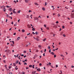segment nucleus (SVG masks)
<instances>
[{"mask_svg": "<svg viewBox=\"0 0 74 74\" xmlns=\"http://www.w3.org/2000/svg\"><path fill=\"white\" fill-rule=\"evenodd\" d=\"M36 52H38V50H36Z\"/></svg>", "mask_w": 74, "mask_h": 74, "instance_id": "39", "label": "nucleus"}, {"mask_svg": "<svg viewBox=\"0 0 74 74\" xmlns=\"http://www.w3.org/2000/svg\"><path fill=\"white\" fill-rule=\"evenodd\" d=\"M3 62L4 63H5L6 62L5 61V60H3Z\"/></svg>", "mask_w": 74, "mask_h": 74, "instance_id": "41", "label": "nucleus"}, {"mask_svg": "<svg viewBox=\"0 0 74 74\" xmlns=\"http://www.w3.org/2000/svg\"><path fill=\"white\" fill-rule=\"evenodd\" d=\"M10 15H12V12H11V13H10Z\"/></svg>", "mask_w": 74, "mask_h": 74, "instance_id": "51", "label": "nucleus"}, {"mask_svg": "<svg viewBox=\"0 0 74 74\" xmlns=\"http://www.w3.org/2000/svg\"><path fill=\"white\" fill-rule=\"evenodd\" d=\"M34 38V39L35 40H37V39L36 38L34 37H33Z\"/></svg>", "mask_w": 74, "mask_h": 74, "instance_id": "28", "label": "nucleus"}, {"mask_svg": "<svg viewBox=\"0 0 74 74\" xmlns=\"http://www.w3.org/2000/svg\"><path fill=\"white\" fill-rule=\"evenodd\" d=\"M10 50L7 49V52H8V53L9 54H10L11 53V52H10Z\"/></svg>", "mask_w": 74, "mask_h": 74, "instance_id": "1", "label": "nucleus"}, {"mask_svg": "<svg viewBox=\"0 0 74 74\" xmlns=\"http://www.w3.org/2000/svg\"><path fill=\"white\" fill-rule=\"evenodd\" d=\"M46 29H47V30H49V27H48L46 28Z\"/></svg>", "mask_w": 74, "mask_h": 74, "instance_id": "48", "label": "nucleus"}, {"mask_svg": "<svg viewBox=\"0 0 74 74\" xmlns=\"http://www.w3.org/2000/svg\"><path fill=\"white\" fill-rule=\"evenodd\" d=\"M36 71H34L33 72H32V73L33 74H35V73H36Z\"/></svg>", "mask_w": 74, "mask_h": 74, "instance_id": "10", "label": "nucleus"}, {"mask_svg": "<svg viewBox=\"0 0 74 74\" xmlns=\"http://www.w3.org/2000/svg\"><path fill=\"white\" fill-rule=\"evenodd\" d=\"M14 3H15V4L16 3V1H14Z\"/></svg>", "mask_w": 74, "mask_h": 74, "instance_id": "40", "label": "nucleus"}, {"mask_svg": "<svg viewBox=\"0 0 74 74\" xmlns=\"http://www.w3.org/2000/svg\"><path fill=\"white\" fill-rule=\"evenodd\" d=\"M12 42L13 44H14L15 43H14V41H12Z\"/></svg>", "mask_w": 74, "mask_h": 74, "instance_id": "44", "label": "nucleus"}, {"mask_svg": "<svg viewBox=\"0 0 74 74\" xmlns=\"http://www.w3.org/2000/svg\"><path fill=\"white\" fill-rule=\"evenodd\" d=\"M22 33H24L25 32V30L24 29H22Z\"/></svg>", "mask_w": 74, "mask_h": 74, "instance_id": "9", "label": "nucleus"}, {"mask_svg": "<svg viewBox=\"0 0 74 74\" xmlns=\"http://www.w3.org/2000/svg\"><path fill=\"white\" fill-rule=\"evenodd\" d=\"M29 67H32V65H30L29 66Z\"/></svg>", "mask_w": 74, "mask_h": 74, "instance_id": "23", "label": "nucleus"}, {"mask_svg": "<svg viewBox=\"0 0 74 74\" xmlns=\"http://www.w3.org/2000/svg\"><path fill=\"white\" fill-rule=\"evenodd\" d=\"M49 65H51V63L50 62H49Z\"/></svg>", "mask_w": 74, "mask_h": 74, "instance_id": "58", "label": "nucleus"}, {"mask_svg": "<svg viewBox=\"0 0 74 74\" xmlns=\"http://www.w3.org/2000/svg\"><path fill=\"white\" fill-rule=\"evenodd\" d=\"M46 40V38H45L44 39H43L42 40L43 41H45V40Z\"/></svg>", "mask_w": 74, "mask_h": 74, "instance_id": "32", "label": "nucleus"}, {"mask_svg": "<svg viewBox=\"0 0 74 74\" xmlns=\"http://www.w3.org/2000/svg\"><path fill=\"white\" fill-rule=\"evenodd\" d=\"M6 16H7V18H8V17H9V16H8V14H7L6 15Z\"/></svg>", "mask_w": 74, "mask_h": 74, "instance_id": "34", "label": "nucleus"}, {"mask_svg": "<svg viewBox=\"0 0 74 74\" xmlns=\"http://www.w3.org/2000/svg\"><path fill=\"white\" fill-rule=\"evenodd\" d=\"M9 11H10V12H12V8H10L9 9H8Z\"/></svg>", "mask_w": 74, "mask_h": 74, "instance_id": "2", "label": "nucleus"}, {"mask_svg": "<svg viewBox=\"0 0 74 74\" xmlns=\"http://www.w3.org/2000/svg\"><path fill=\"white\" fill-rule=\"evenodd\" d=\"M51 55H55V53H53V52H51Z\"/></svg>", "mask_w": 74, "mask_h": 74, "instance_id": "11", "label": "nucleus"}, {"mask_svg": "<svg viewBox=\"0 0 74 74\" xmlns=\"http://www.w3.org/2000/svg\"><path fill=\"white\" fill-rule=\"evenodd\" d=\"M18 64H21V62H19Z\"/></svg>", "mask_w": 74, "mask_h": 74, "instance_id": "49", "label": "nucleus"}, {"mask_svg": "<svg viewBox=\"0 0 74 74\" xmlns=\"http://www.w3.org/2000/svg\"><path fill=\"white\" fill-rule=\"evenodd\" d=\"M60 14H58V17H60Z\"/></svg>", "mask_w": 74, "mask_h": 74, "instance_id": "19", "label": "nucleus"}, {"mask_svg": "<svg viewBox=\"0 0 74 74\" xmlns=\"http://www.w3.org/2000/svg\"><path fill=\"white\" fill-rule=\"evenodd\" d=\"M24 58H25V57H26V56H24Z\"/></svg>", "mask_w": 74, "mask_h": 74, "instance_id": "62", "label": "nucleus"}, {"mask_svg": "<svg viewBox=\"0 0 74 74\" xmlns=\"http://www.w3.org/2000/svg\"><path fill=\"white\" fill-rule=\"evenodd\" d=\"M26 18H29V16L28 15H26Z\"/></svg>", "mask_w": 74, "mask_h": 74, "instance_id": "8", "label": "nucleus"}, {"mask_svg": "<svg viewBox=\"0 0 74 74\" xmlns=\"http://www.w3.org/2000/svg\"><path fill=\"white\" fill-rule=\"evenodd\" d=\"M34 4H35V5H38V3H34Z\"/></svg>", "mask_w": 74, "mask_h": 74, "instance_id": "12", "label": "nucleus"}, {"mask_svg": "<svg viewBox=\"0 0 74 74\" xmlns=\"http://www.w3.org/2000/svg\"><path fill=\"white\" fill-rule=\"evenodd\" d=\"M34 19L35 20H38V18L37 17H35L34 18Z\"/></svg>", "mask_w": 74, "mask_h": 74, "instance_id": "4", "label": "nucleus"}, {"mask_svg": "<svg viewBox=\"0 0 74 74\" xmlns=\"http://www.w3.org/2000/svg\"><path fill=\"white\" fill-rule=\"evenodd\" d=\"M45 53H43V55L44 56H45Z\"/></svg>", "mask_w": 74, "mask_h": 74, "instance_id": "57", "label": "nucleus"}, {"mask_svg": "<svg viewBox=\"0 0 74 74\" xmlns=\"http://www.w3.org/2000/svg\"><path fill=\"white\" fill-rule=\"evenodd\" d=\"M37 71H41V69H40L39 68L37 69Z\"/></svg>", "mask_w": 74, "mask_h": 74, "instance_id": "7", "label": "nucleus"}, {"mask_svg": "<svg viewBox=\"0 0 74 74\" xmlns=\"http://www.w3.org/2000/svg\"><path fill=\"white\" fill-rule=\"evenodd\" d=\"M5 10H6L5 8H4L3 9V11H4V12H5Z\"/></svg>", "mask_w": 74, "mask_h": 74, "instance_id": "13", "label": "nucleus"}, {"mask_svg": "<svg viewBox=\"0 0 74 74\" xmlns=\"http://www.w3.org/2000/svg\"><path fill=\"white\" fill-rule=\"evenodd\" d=\"M58 67V65H56V68Z\"/></svg>", "mask_w": 74, "mask_h": 74, "instance_id": "56", "label": "nucleus"}, {"mask_svg": "<svg viewBox=\"0 0 74 74\" xmlns=\"http://www.w3.org/2000/svg\"><path fill=\"white\" fill-rule=\"evenodd\" d=\"M25 3H27L29 2V0H25Z\"/></svg>", "mask_w": 74, "mask_h": 74, "instance_id": "6", "label": "nucleus"}, {"mask_svg": "<svg viewBox=\"0 0 74 74\" xmlns=\"http://www.w3.org/2000/svg\"><path fill=\"white\" fill-rule=\"evenodd\" d=\"M46 49H45V52H46Z\"/></svg>", "mask_w": 74, "mask_h": 74, "instance_id": "61", "label": "nucleus"}, {"mask_svg": "<svg viewBox=\"0 0 74 74\" xmlns=\"http://www.w3.org/2000/svg\"><path fill=\"white\" fill-rule=\"evenodd\" d=\"M53 27H55L56 28H57V27H58L56 25H55L54 26H53Z\"/></svg>", "mask_w": 74, "mask_h": 74, "instance_id": "14", "label": "nucleus"}, {"mask_svg": "<svg viewBox=\"0 0 74 74\" xmlns=\"http://www.w3.org/2000/svg\"><path fill=\"white\" fill-rule=\"evenodd\" d=\"M39 36H36V38H37V39H36V41H39Z\"/></svg>", "mask_w": 74, "mask_h": 74, "instance_id": "3", "label": "nucleus"}, {"mask_svg": "<svg viewBox=\"0 0 74 74\" xmlns=\"http://www.w3.org/2000/svg\"><path fill=\"white\" fill-rule=\"evenodd\" d=\"M20 39V37H18L17 38V40H19Z\"/></svg>", "mask_w": 74, "mask_h": 74, "instance_id": "20", "label": "nucleus"}, {"mask_svg": "<svg viewBox=\"0 0 74 74\" xmlns=\"http://www.w3.org/2000/svg\"><path fill=\"white\" fill-rule=\"evenodd\" d=\"M70 24H72L73 23L71 22H70Z\"/></svg>", "mask_w": 74, "mask_h": 74, "instance_id": "54", "label": "nucleus"}, {"mask_svg": "<svg viewBox=\"0 0 74 74\" xmlns=\"http://www.w3.org/2000/svg\"><path fill=\"white\" fill-rule=\"evenodd\" d=\"M32 30L33 31H34V30H35V29H34V28H33L32 29Z\"/></svg>", "mask_w": 74, "mask_h": 74, "instance_id": "25", "label": "nucleus"}, {"mask_svg": "<svg viewBox=\"0 0 74 74\" xmlns=\"http://www.w3.org/2000/svg\"><path fill=\"white\" fill-rule=\"evenodd\" d=\"M10 45H11V46H12V47H14V45L12 44H11Z\"/></svg>", "mask_w": 74, "mask_h": 74, "instance_id": "15", "label": "nucleus"}, {"mask_svg": "<svg viewBox=\"0 0 74 74\" xmlns=\"http://www.w3.org/2000/svg\"><path fill=\"white\" fill-rule=\"evenodd\" d=\"M6 7H7V8H9V7H10V6H8V5H7Z\"/></svg>", "mask_w": 74, "mask_h": 74, "instance_id": "50", "label": "nucleus"}, {"mask_svg": "<svg viewBox=\"0 0 74 74\" xmlns=\"http://www.w3.org/2000/svg\"><path fill=\"white\" fill-rule=\"evenodd\" d=\"M38 47H39V48H41V45H39L38 46Z\"/></svg>", "mask_w": 74, "mask_h": 74, "instance_id": "38", "label": "nucleus"}, {"mask_svg": "<svg viewBox=\"0 0 74 74\" xmlns=\"http://www.w3.org/2000/svg\"><path fill=\"white\" fill-rule=\"evenodd\" d=\"M35 34H36V35H37V34H38V33H37V32H36Z\"/></svg>", "mask_w": 74, "mask_h": 74, "instance_id": "36", "label": "nucleus"}, {"mask_svg": "<svg viewBox=\"0 0 74 74\" xmlns=\"http://www.w3.org/2000/svg\"><path fill=\"white\" fill-rule=\"evenodd\" d=\"M27 26L28 27L29 29H30V28H31V27L30 26V25L29 24L27 25Z\"/></svg>", "mask_w": 74, "mask_h": 74, "instance_id": "5", "label": "nucleus"}, {"mask_svg": "<svg viewBox=\"0 0 74 74\" xmlns=\"http://www.w3.org/2000/svg\"><path fill=\"white\" fill-rule=\"evenodd\" d=\"M18 61L17 60V61H16V64H18Z\"/></svg>", "mask_w": 74, "mask_h": 74, "instance_id": "16", "label": "nucleus"}, {"mask_svg": "<svg viewBox=\"0 0 74 74\" xmlns=\"http://www.w3.org/2000/svg\"><path fill=\"white\" fill-rule=\"evenodd\" d=\"M63 36L64 37H66V35L65 34H63Z\"/></svg>", "mask_w": 74, "mask_h": 74, "instance_id": "29", "label": "nucleus"}, {"mask_svg": "<svg viewBox=\"0 0 74 74\" xmlns=\"http://www.w3.org/2000/svg\"><path fill=\"white\" fill-rule=\"evenodd\" d=\"M54 58H56V55H55L54 56Z\"/></svg>", "mask_w": 74, "mask_h": 74, "instance_id": "45", "label": "nucleus"}, {"mask_svg": "<svg viewBox=\"0 0 74 74\" xmlns=\"http://www.w3.org/2000/svg\"><path fill=\"white\" fill-rule=\"evenodd\" d=\"M22 74H25V72H22Z\"/></svg>", "mask_w": 74, "mask_h": 74, "instance_id": "47", "label": "nucleus"}, {"mask_svg": "<svg viewBox=\"0 0 74 74\" xmlns=\"http://www.w3.org/2000/svg\"><path fill=\"white\" fill-rule=\"evenodd\" d=\"M13 13H14V14H16V12H15V11H14L13 10Z\"/></svg>", "mask_w": 74, "mask_h": 74, "instance_id": "17", "label": "nucleus"}, {"mask_svg": "<svg viewBox=\"0 0 74 74\" xmlns=\"http://www.w3.org/2000/svg\"><path fill=\"white\" fill-rule=\"evenodd\" d=\"M30 33H29V34H27V36H29V35H30Z\"/></svg>", "mask_w": 74, "mask_h": 74, "instance_id": "46", "label": "nucleus"}, {"mask_svg": "<svg viewBox=\"0 0 74 74\" xmlns=\"http://www.w3.org/2000/svg\"><path fill=\"white\" fill-rule=\"evenodd\" d=\"M13 66H16V64L15 63H14Z\"/></svg>", "mask_w": 74, "mask_h": 74, "instance_id": "22", "label": "nucleus"}, {"mask_svg": "<svg viewBox=\"0 0 74 74\" xmlns=\"http://www.w3.org/2000/svg\"><path fill=\"white\" fill-rule=\"evenodd\" d=\"M51 49H50L49 50V53L51 52Z\"/></svg>", "mask_w": 74, "mask_h": 74, "instance_id": "33", "label": "nucleus"}, {"mask_svg": "<svg viewBox=\"0 0 74 74\" xmlns=\"http://www.w3.org/2000/svg\"><path fill=\"white\" fill-rule=\"evenodd\" d=\"M42 10L43 11H45V8H42Z\"/></svg>", "mask_w": 74, "mask_h": 74, "instance_id": "21", "label": "nucleus"}, {"mask_svg": "<svg viewBox=\"0 0 74 74\" xmlns=\"http://www.w3.org/2000/svg\"><path fill=\"white\" fill-rule=\"evenodd\" d=\"M23 52L24 53H26V51H24Z\"/></svg>", "mask_w": 74, "mask_h": 74, "instance_id": "30", "label": "nucleus"}, {"mask_svg": "<svg viewBox=\"0 0 74 74\" xmlns=\"http://www.w3.org/2000/svg\"><path fill=\"white\" fill-rule=\"evenodd\" d=\"M59 23V22H58V21H57L56 22V23Z\"/></svg>", "mask_w": 74, "mask_h": 74, "instance_id": "42", "label": "nucleus"}, {"mask_svg": "<svg viewBox=\"0 0 74 74\" xmlns=\"http://www.w3.org/2000/svg\"><path fill=\"white\" fill-rule=\"evenodd\" d=\"M48 49H51V47H50V46H48Z\"/></svg>", "mask_w": 74, "mask_h": 74, "instance_id": "26", "label": "nucleus"}, {"mask_svg": "<svg viewBox=\"0 0 74 74\" xmlns=\"http://www.w3.org/2000/svg\"><path fill=\"white\" fill-rule=\"evenodd\" d=\"M8 67H9V69H10L11 68V66H9Z\"/></svg>", "mask_w": 74, "mask_h": 74, "instance_id": "35", "label": "nucleus"}, {"mask_svg": "<svg viewBox=\"0 0 74 74\" xmlns=\"http://www.w3.org/2000/svg\"><path fill=\"white\" fill-rule=\"evenodd\" d=\"M60 56L61 57H62V58H63V57H64V56H63V55L62 54L60 55Z\"/></svg>", "mask_w": 74, "mask_h": 74, "instance_id": "18", "label": "nucleus"}, {"mask_svg": "<svg viewBox=\"0 0 74 74\" xmlns=\"http://www.w3.org/2000/svg\"><path fill=\"white\" fill-rule=\"evenodd\" d=\"M32 12V10H29V12Z\"/></svg>", "mask_w": 74, "mask_h": 74, "instance_id": "37", "label": "nucleus"}, {"mask_svg": "<svg viewBox=\"0 0 74 74\" xmlns=\"http://www.w3.org/2000/svg\"><path fill=\"white\" fill-rule=\"evenodd\" d=\"M32 67L33 69H34V65L32 66Z\"/></svg>", "mask_w": 74, "mask_h": 74, "instance_id": "27", "label": "nucleus"}, {"mask_svg": "<svg viewBox=\"0 0 74 74\" xmlns=\"http://www.w3.org/2000/svg\"><path fill=\"white\" fill-rule=\"evenodd\" d=\"M32 34H35V33H34V32H33Z\"/></svg>", "mask_w": 74, "mask_h": 74, "instance_id": "53", "label": "nucleus"}, {"mask_svg": "<svg viewBox=\"0 0 74 74\" xmlns=\"http://www.w3.org/2000/svg\"><path fill=\"white\" fill-rule=\"evenodd\" d=\"M14 34V35H16V33H14V34Z\"/></svg>", "mask_w": 74, "mask_h": 74, "instance_id": "59", "label": "nucleus"}, {"mask_svg": "<svg viewBox=\"0 0 74 74\" xmlns=\"http://www.w3.org/2000/svg\"><path fill=\"white\" fill-rule=\"evenodd\" d=\"M39 66H42V64L41 63L39 64Z\"/></svg>", "mask_w": 74, "mask_h": 74, "instance_id": "31", "label": "nucleus"}, {"mask_svg": "<svg viewBox=\"0 0 74 74\" xmlns=\"http://www.w3.org/2000/svg\"><path fill=\"white\" fill-rule=\"evenodd\" d=\"M70 3H72V1H70Z\"/></svg>", "mask_w": 74, "mask_h": 74, "instance_id": "64", "label": "nucleus"}, {"mask_svg": "<svg viewBox=\"0 0 74 74\" xmlns=\"http://www.w3.org/2000/svg\"><path fill=\"white\" fill-rule=\"evenodd\" d=\"M20 12H21V10H19L17 12V13H20Z\"/></svg>", "mask_w": 74, "mask_h": 74, "instance_id": "24", "label": "nucleus"}, {"mask_svg": "<svg viewBox=\"0 0 74 74\" xmlns=\"http://www.w3.org/2000/svg\"><path fill=\"white\" fill-rule=\"evenodd\" d=\"M18 69V68H15V70H17Z\"/></svg>", "mask_w": 74, "mask_h": 74, "instance_id": "55", "label": "nucleus"}, {"mask_svg": "<svg viewBox=\"0 0 74 74\" xmlns=\"http://www.w3.org/2000/svg\"><path fill=\"white\" fill-rule=\"evenodd\" d=\"M64 26H62V29H64Z\"/></svg>", "mask_w": 74, "mask_h": 74, "instance_id": "52", "label": "nucleus"}, {"mask_svg": "<svg viewBox=\"0 0 74 74\" xmlns=\"http://www.w3.org/2000/svg\"><path fill=\"white\" fill-rule=\"evenodd\" d=\"M12 29V28H11L9 30H11V29Z\"/></svg>", "mask_w": 74, "mask_h": 74, "instance_id": "60", "label": "nucleus"}, {"mask_svg": "<svg viewBox=\"0 0 74 74\" xmlns=\"http://www.w3.org/2000/svg\"><path fill=\"white\" fill-rule=\"evenodd\" d=\"M29 46V44H28L26 45V47H28Z\"/></svg>", "mask_w": 74, "mask_h": 74, "instance_id": "63", "label": "nucleus"}, {"mask_svg": "<svg viewBox=\"0 0 74 74\" xmlns=\"http://www.w3.org/2000/svg\"><path fill=\"white\" fill-rule=\"evenodd\" d=\"M44 26L45 27H47V26H46V25H44Z\"/></svg>", "mask_w": 74, "mask_h": 74, "instance_id": "43", "label": "nucleus"}]
</instances>
